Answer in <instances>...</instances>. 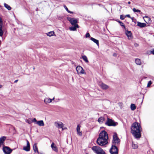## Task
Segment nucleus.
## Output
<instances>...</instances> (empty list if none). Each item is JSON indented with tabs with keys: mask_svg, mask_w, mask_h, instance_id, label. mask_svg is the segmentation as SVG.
<instances>
[{
	"mask_svg": "<svg viewBox=\"0 0 154 154\" xmlns=\"http://www.w3.org/2000/svg\"><path fill=\"white\" fill-rule=\"evenodd\" d=\"M130 18L131 19L132 21L135 23V22L136 21V20L135 19H134V17H131Z\"/></svg>",
	"mask_w": 154,
	"mask_h": 154,
	"instance_id": "36",
	"label": "nucleus"
},
{
	"mask_svg": "<svg viewBox=\"0 0 154 154\" xmlns=\"http://www.w3.org/2000/svg\"><path fill=\"white\" fill-rule=\"evenodd\" d=\"M3 151L5 154H10L12 150L8 146H4L3 147Z\"/></svg>",
	"mask_w": 154,
	"mask_h": 154,
	"instance_id": "7",
	"label": "nucleus"
},
{
	"mask_svg": "<svg viewBox=\"0 0 154 154\" xmlns=\"http://www.w3.org/2000/svg\"><path fill=\"white\" fill-rule=\"evenodd\" d=\"M18 81V79L14 81V83H16Z\"/></svg>",
	"mask_w": 154,
	"mask_h": 154,
	"instance_id": "45",
	"label": "nucleus"
},
{
	"mask_svg": "<svg viewBox=\"0 0 154 154\" xmlns=\"http://www.w3.org/2000/svg\"><path fill=\"white\" fill-rule=\"evenodd\" d=\"M135 62L136 63L137 65H140L141 64V62L140 60L139 59H136L135 60Z\"/></svg>",
	"mask_w": 154,
	"mask_h": 154,
	"instance_id": "26",
	"label": "nucleus"
},
{
	"mask_svg": "<svg viewBox=\"0 0 154 154\" xmlns=\"http://www.w3.org/2000/svg\"><path fill=\"white\" fill-rule=\"evenodd\" d=\"M4 6L8 10H10L11 9L10 6L5 3H4Z\"/></svg>",
	"mask_w": 154,
	"mask_h": 154,
	"instance_id": "25",
	"label": "nucleus"
},
{
	"mask_svg": "<svg viewBox=\"0 0 154 154\" xmlns=\"http://www.w3.org/2000/svg\"><path fill=\"white\" fill-rule=\"evenodd\" d=\"M90 39L93 41L97 45L99 46V41L98 40L93 38V37H91L90 38Z\"/></svg>",
	"mask_w": 154,
	"mask_h": 154,
	"instance_id": "20",
	"label": "nucleus"
},
{
	"mask_svg": "<svg viewBox=\"0 0 154 154\" xmlns=\"http://www.w3.org/2000/svg\"><path fill=\"white\" fill-rule=\"evenodd\" d=\"M150 53L151 54L154 55V49H152L151 51H150Z\"/></svg>",
	"mask_w": 154,
	"mask_h": 154,
	"instance_id": "37",
	"label": "nucleus"
},
{
	"mask_svg": "<svg viewBox=\"0 0 154 154\" xmlns=\"http://www.w3.org/2000/svg\"><path fill=\"white\" fill-rule=\"evenodd\" d=\"M130 3H131V2H128V4H130Z\"/></svg>",
	"mask_w": 154,
	"mask_h": 154,
	"instance_id": "46",
	"label": "nucleus"
},
{
	"mask_svg": "<svg viewBox=\"0 0 154 154\" xmlns=\"http://www.w3.org/2000/svg\"><path fill=\"white\" fill-rule=\"evenodd\" d=\"M73 26H72L69 28V29L71 31H76V28H78L79 26L78 24L75 25H73Z\"/></svg>",
	"mask_w": 154,
	"mask_h": 154,
	"instance_id": "17",
	"label": "nucleus"
},
{
	"mask_svg": "<svg viewBox=\"0 0 154 154\" xmlns=\"http://www.w3.org/2000/svg\"><path fill=\"white\" fill-rule=\"evenodd\" d=\"M55 125L59 128H62V126H63V123L60 122H54Z\"/></svg>",
	"mask_w": 154,
	"mask_h": 154,
	"instance_id": "11",
	"label": "nucleus"
},
{
	"mask_svg": "<svg viewBox=\"0 0 154 154\" xmlns=\"http://www.w3.org/2000/svg\"><path fill=\"white\" fill-rule=\"evenodd\" d=\"M54 97L52 99H51L49 98H45L44 100V101L45 103L47 104L51 102L52 100H54Z\"/></svg>",
	"mask_w": 154,
	"mask_h": 154,
	"instance_id": "15",
	"label": "nucleus"
},
{
	"mask_svg": "<svg viewBox=\"0 0 154 154\" xmlns=\"http://www.w3.org/2000/svg\"><path fill=\"white\" fill-rule=\"evenodd\" d=\"M2 22V19L1 18H0V23ZM3 32L2 29V26H1L0 27V36H2L3 35Z\"/></svg>",
	"mask_w": 154,
	"mask_h": 154,
	"instance_id": "24",
	"label": "nucleus"
},
{
	"mask_svg": "<svg viewBox=\"0 0 154 154\" xmlns=\"http://www.w3.org/2000/svg\"><path fill=\"white\" fill-rule=\"evenodd\" d=\"M120 140L118 138L116 133H115L113 135L112 144L116 145H119Z\"/></svg>",
	"mask_w": 154,
	"mask_h": 154,
	"instance_id": "5",
	"label": "nucleus"
},
{
	"mask_svg": "<svg viewBox=\"0 0 154 154\" xmlns=\"http://www.w3.org/2000/svg\"><path fill=\"white\" fill-rule=\"evenodd\" d=\"M105 120V118L102 117H101L98 118V122L99 123H103V121Z\"/></svg>",
	"mask_w": 154,
	"mask_h": 154,
	"instance_id": "23",
	"label": "nucleus"
},
{
	"mask_svg": "<svg viewBox=\"0 0 154 154\" xmlns=\"http://www.w3.org/2000/svg\"><path fill=\"white\" fill-rule=\"evenodd\" d=\"M67 19L70 22L72 25L77 24V23L78 22V20L69 17H67Z\"/></svg>",
	"mask_w": 154,
	"mask_h": 154,
	"instance_id": "8",
	"label": "nucleus"
},
{
	"mask_svg": "<svg viewBox=\"0 0 154 154\" xmlns=\"http://www.w3.org/2000/svg\"><path fill=\"white\" fill-rule=\"evenodd\" d=\"M143 18L145 22L148 24H150L151 23L152 21L151 19L147 16H145L143 17Z\"/></svg>",
	"mask_w": 154,
	"mask_h": 154,
	"instance_id": "10",
	"label": "nucleus"
},
{
	"mask_svg": "<svg viewBox=\"0 0 154 154\" xmlns=\"http://www.w3.org/2000/svg\"><path fill=\"white\" fill-rule=\"evenodd\" d=\"M100 86L103 89H106L109 88V86L103 83H101L100 84Z\"/></svg>",
	"mask_w": 154,
	"mask_h": 154,
	"instance_id": "16",
	"label": "nucleus"
},
{
	"mask_svg": "<svg viewBox=\"0 0 154 154\" xmlns=\"http://www.w3.org/2000/svg\"><path fill=\"white\" fill-rule=\"evenodd\" d=\"M63 7L67 11H69L68 8H67V7L66 5H64Z\"/></svg>",
	"mask_w": 154,
	"mask_h": 154,
	"instance_id": "39",
	"label": "nucleus"
},
{
	"mask_svg": "<svg viewBox=\"0 0 154 154\" xmlns=\"http://www.w3.org/2000/svg\"><path fill=\"white\" fill-rule=\"evenodd\" d=\"M90 35L89 33H87L85 35V36L86 38H88L90 36Z\"/></svg>",
	"mask_w": 154,
	"mask_h": 154,
	"instance_id": "38",
	"label": "nucleus"
},
{
	"mask_svg": "<svg viewBox=\"0 0 154 154\" xmlns=\"http://www.w3.org/2000/svg\"><path fill=\"white\" fill-rule=\"evenodd\" d=\"M62 128V130H63L66 129H67L66 128L64 127H63V126H62V128Z\"/></svg>",
	"mask_w": 154,
	"mask_h": 154,
	"instance_id": "42",
	"label": "nucleus"
},
{
	"mask_svg": "<svg viewBox=\"0 0 154 154\" xmlns=\"http://www.w3.org/2000/svg\"><path fill=\"white\" fill-rule=\"evenodd\" d=\"M131 133L135 138H139L141 137V127L137 122H134L131 126Z\"/></svg>",
	"mask_w": 154,
	"mask_h": 154,
	"instance_id": "1",
	"label": "nucleus"
},
{
	"mask_svg": "<svg viewBox=\"0 0 154 154\" xmlns=\"http://www.w3.org/2000/svg\"><path fill=\"white\" fill-rule=\"evenodd\" d=\"M76 70L79 74H82L85 73V71L83 68L81 66H78L76 68Z\"/></svg>",
	"mask_w": 154,
	"mask_h": 154,
	"instance_id": "9",
	"label": "nucleus"
},
{
	"mask_svg": "<svg viewBox=\"0 0 154 154\" xmlns=\"http://www.w3.org/2000/svg\"><path fill=\"white\" fill-rule=\"evenodd\" d=\"M23 149L26 151H29L30 150V147H28L27 146H24Z\"/></svg>",
	"mask_w": 154,
	"mask_h": 154,
	"instance_id": "32",
	"label": "nucleus"
},
{
	"mask_svg": "<svg viewBox=\"0 0 154 154\" xmlns=\"http://www.w3.org/2000/svg\"><path fill=\"white\" fill-rule=\"evenodd\" d=\"M6 137L5 136H3L0 138V146L2 145H4V141L6 140Z\"/></svg>",
	"mask_w": 154,
	"mask_h": 154,
	"instance_id": "14",
	"label": "nucleus"
},
{
	"mask_svg": "<svg viewBox=\"0 0 154 154\" xmlns=\"http://www.w3.org/2000/svg\"><path fill=\"white\" fill-rule=\"evenodd\" d=\"M132 147L134 149H137L138 147V146L137 144H135L133 143L132 145Z\"/></svg>",
	"mask_w": 154,
	"mask_h": 154,
	"instance_id": "31",
	"label": "nucleus"
},
{
	"mask_svg": "<svg viewBox=\"0 0 154 154\" xmlns=\"http://www.w3.org/2000/svg\"><path fill=\"white\" fill-rule=\"evenodd\" d=\"M108 139L107 133L105 130L102 131L99 135V137L97 140V143L100 146H105L108 143Z\"/></svg>",
	"mask_w": 154,
	"mask_h": 154,
	"instance_id": "2",
	"label": "nucleus"
},
{
	"mask_svg": "<svg viewBox=\"0 0 154 154\" xmlns=\"http://www.w3.org/2000/svg\"><path fill=\"white\" fill-rule=\"evenodd\" d=\"M92 149L97 154H105L104 151L99 146H93L92 148Z\"/></svg>",
	"mask_w": 154,
	"mask_h": 154,
	"instance_id": "3",
	"label": "nucleus"
},
{
	"mask_svg": "<svg viewBox=\"0 0 154 154\" xmlns=\"http://www.w3.org/2000/svg\"><path fill=\"white\" fill-rule=\"evenodd\" d=\"M125 18V17L123 15H121L120 16V19L121 20H124Z\"/></svg>",
	"mask_w": 154,
	"mask_h": 154,
	"instance_id": "35",
	"label": "nucleus"
},
{
	"mask_svg": "<svg viewBox=\"0 0 154 154\" xmlns=\"http://www.w3.org/2000/svg\"><path fill=\"white\" fill-rule=\"evenodd\" d=\"M117 145L112 144L111 147L109 150V152L111 154H118V149Z\"/></svg>",
	"mask_w": 154,
	"mask_h": 154,
	"instance_id": "6",
	"label": "nucleus"
},
{
	"mask_svg": "<svg viewBox=\"0 0 154 154\" xmlns=\"http://www.w3.org/2000/svg\"><path fill=\"white\" fill-rule=\"evenodd\" d=\"M33 148L35 152H37L38 153V149L37 146V144L36 143H35L33 145Z\"/></svg>",
	"mask_w": 154,
	"mask_h": 154,
	"instance_id": "19",
	"label": "nucleus"
},
{
	"mask_svg": "<svg viewBox=\"0 0 154 154\" xmlns=\"http://www.w3.org/2000/svg\"><path fill=\"white\" fill-rule=\"evenodd\" d=\"M118 22L120 24L121 26H123L125 30L126 31V28H125L124 24L122 22L120 21H118Z\"/></svg>",
	"mask_w": 154,
	"mask_h": 154,
	"instance_id": "29",
	"label": "nucleus"
},
{
	"mask_svg": "<svg viewBox=\"0 0 154 154\" xmlns=\"http://www.w3.org/2000/svg\"><path fill=\"white\" fill-rule=\"evenodd\" d=\"M146 24L145 23H140L139 22H137V26L141 28H143L146 26Z\"/></svg>",
	"mask_w": 154,
	"mask_h": 154,
	"instance_id": "18",
	"label": "nucleus"
},
{
	"mask_svg": "<svg viewBox=\"0 0 154 154\" xmlns=\"http://www.w3.org/2000/svg\"><path fill=\"white\" fill-rule=\"evenodd\" d=\"M105 125L109 126H115L118 125V123L114 122L112 119H110L107 117V121L105 123Z\"/></svg>",
	"mask_w": 154,
	"mask_h": 154,
	"instance_id": "4",
	"label": "nucleus"
},
{
	"mask_svg": "<svg viewBox=\"0 0 154 154\" xmlns=\"http://www.w3.org/2000/svg\"><path fill=\"white\" fill-rule=\"evenodd\" d=\"M27 146L28 147H30V145L29 142L27 140Z\"/></svg>",
	"mask_w": 154,
	"mask_h": 154,
	"instance_id": "41",
	"label": "nucleus"
},
{
	"mask_svg": "<svg viewBox=\"0 0 154 154\" xmlns=\"http://www.w3.org/2000/svg\"><path fill=\"white\" fill-rule=\"evenodd\" d=\"M126 34L127 36L128 37V38L129 39H131L132 38V36L131 32L130 31H128V30L127 29L126 30Z\"/></svg>",
	"mask_w": 154,
	"mask_h": 154,
	"instance_id": "13",
	"label": "nucleus"
},
{
	"mask_svg": "<svg viewBox=\"0 0 154 154\" xmlns=\"http://www.w3.org/2000/svg\"><path fill=\"white\" fill-rule=\"evenodd\" d=\"M36 124L39 126H43L44 125V123L43 120L38 121Z\"/></svg>",
	"mask_w": 154,
	"mask_h": 154,
	"instance_id": "21",
	"label": "nucleus"
},
{
	"mask_svg": "<svg viewBox=\"0 0 154 154\" xmlns=\"http://www.w3.org/2000/svg\"><path fill=\"white\" fill-rule=\"evenodd\" d=\"M54 34V31H51L47 33V35L49 36H53Z\"/></svg>",
	"mask_w": 154,
	"mask_h": 154,
	"instance_id": "27",
	"label": "nucleus"
},
{
	"mask_svg": "<svg viewBox=\"0 0 154 154\" xmlns=\"http://www.w3.org/2000/svg\"><path fill=\"white\" fill-rule=\"evenodd\" d=\"M32 121L33 122H35V124H37V120L35 118H34Z\"/></svg>",
	"mask_w": 154,
	"mask_h": 154,
	"instance_id": "40",
	"label": "nucleus"
},
{
	"mask_svg": "<svg viewBox=\"0 0 154 154\" xmlns=\"http://www.w3.org/2000/svg\"><path fill=\"white\" fill-rule=\"evenodd\" d=\"M126 17H127L129 18H131V17L129 14H127L125 16Z\"/></svg>",
	"mask_w": 154,
	"mask_h": 154,
	"instance_id": "43",
	"label": "nucleus"
},
{
	"mask_svg": "<svg viewBox=\"0 0 154 154\" xmlns=\"http://www.w3.org/2000/svg\"><path fill=\"white\" fill-rule=\"evenodd\" d=\"M67 12L69 13H70V14H73V12L70 11L69 10V11Z\"/></svg>",
	"mask_w": 154,
	"mask_h": 154,
	"instance_id": "44",
	"label": "nucleus"
},
{
	"mask_svg": "<svg viewBox=\"0 0 154 154\" xmlns=\"http://www.w3.org/2000/svg\"><path fill=\"white\" fill-rule=\"evenodd\" d=\"M80 127L81 126L79 125H78L76 128V130L77 134L79 136H81L82 135V131H80Z\"/></svg>",
	"mask_w": 154,
	"mask_h": 154,
	"instance_id": "12",
	"label": "nucleus"
},
{
	"mask_svg": "<svg viewBox=\"0 0 154 154\" xmlns=\"http://www.w3.org/2000/svg\"><path fill=\"white\" fill-rule=\"evenodd\" d=\"M2 87V86L1 85H0V88H1Z\"/></svg>",
	"mask_w": 154,
	"mask_h": 154,
	"instance_id": "47",
	"label": "nucleus"
},
{
	"mask_svg": "<svg viewBox=\"0 0 154 154\" xmlns=\"http://www.w3.org/2000/svg\"><path fill=\"white\" fill-rule=\"evenodd\" d=\"M131 109L132 110H134L136 109V106L134 104H131Z\"/></svg>",
	"mask_w": 154,
	"mask_h": 154,
	"instance_id": "28",
	"label": "nucleus"
},
{
	"mask_svg": "<svg viewBox=\"0 0 154 154\" xmlns=\"http://www.w3.org/2000/svg\"><path fill=\"white\" fill-rule=\"evenodd\" d=\"M54 143H53L51 144V146L54 150L56 152H57L58 151V150L57 147L56 146H54Z\"/></svg>",
	"mask_w": 154,
	"mask_h": 154,
	"instance_id": "22",
	"label": "nucleus"
},
{
	"mask_svg": "<svg viewBox=\"0 0 154 154\" xmlns=\"http://www.w3.org/2000/svg\"><path fill=\"white\" fill-rule=\"evenodd\" d=\"M82 59L86 63H88V60L87 58V57L85 56L84 55L83 56H82Z\"/></svg>",
	"mask_w": 154,
	"mask_h": 154,
	"instance_id": "30",
	"label": "nucleus"
},
{
	"mask_svg": "<svg viewBox=\"0 0 154 154\" xmlns=\"http://www.w3.org/2000/svg\"><path fill=\"white\" fill-rule=\"evenodd\" d=\"M38 10V8H37L36 9V11H37Z\"/></svg>",
	"mask_w": 154,
	"mask_h": 154,
	"instance_id": "48",
	"label": "nucleus"
},
{
	"mask_svg": "<svg viewBox=\"0 0 154 154\" xmlns=\"http://www.w3.org/2000/svg\"><path fill=\"white\" fill-rule=\"evenodd\" d=\"M152 84V82L151 81H149L147 84V87H150V85H151V84Z\"/></svg>",
	"mask_w": 154,
	"mask_h": 154,
	"instance_id": "34",
	"label": "nucleus"
},
{
	"mask_svg": "<svg viewBox=\"0 0 154 154\" xmlns=\"http://www.w3.org/2000/svg\"><path fill=\"white\" fill-rule=\"evenodd\" d=\"M133 11L135 12H140L141 11L140 10L136 9L135 8H134L133 9Z\"/></svg>",
	"mask_w": 154,
	"mask_h": 154,
	"instance_id": "33",
	"label": "nucleus"
}]
</instances>
